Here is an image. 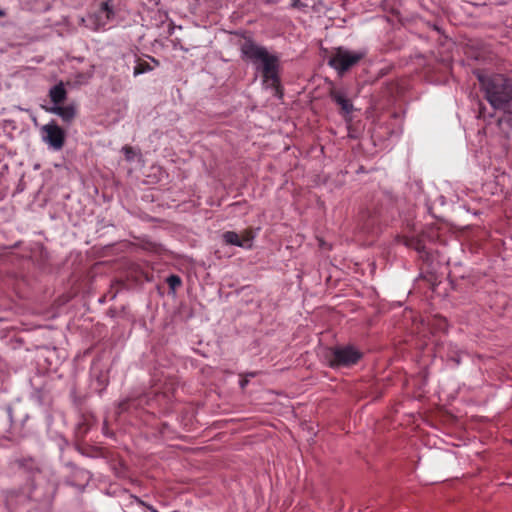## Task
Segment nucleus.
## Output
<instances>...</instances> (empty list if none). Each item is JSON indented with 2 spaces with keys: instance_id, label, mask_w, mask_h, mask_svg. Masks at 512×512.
<instances>
[{
  "instance_id": "f257e3e1",
  "label": "nucleus",
  "mask_w": 512,
  "mask_h": 512,
  "mask_svg": "<svg viewBox=\"0 0 512 512\" xmlns=\"http://www.w3.org/2000/svg\"><path fill=\"white\" fill-rule=\"evenodd\" d=\"M241 54L243 58L250 60L255 65L257 71L261 72L263 87L271 89L275 97L282 99L284 91L281 85L278 56L269 53L266 47L251 40L244 42Z\"/></svg>"
},
{
  "instance_id": "f03ea898",
  "label": "nucleus",
  "mask_w": 512,
  "mask_h": 512,
  "mask_svg": "<svg viewBox=\"0 0 512 512\" xmlns=\"http://www.w3.org/2000/svg\"><path fill=\"white\" fill-rule=\"evenodd\" d=\"M475 75L488 103L495 110L512 114V78L483 71H476Z\"/></svg>"
},
{
  "instance_id": "7ed1b4c3",
  "label": "nucleus",
  "mask_w": 512,
  "mask_h": 512,
  "mask_svg": "<svg viewBox=\"0 0 512 512\" xmlns=\"http://www.w3.org/2000/svg\"><path fill=\"white\" fill-rule=\"evenodd\" d=\"M365 57V52L350 51L343 47L335 49L328 60L329 66L342 75Z\"/></svg>"
},
{
  "instance_id": "20e7f679",
  "label": "nucleus",
  "mask_w": 512,
  "mask_h": 512,
  "mask_svg": "<svg viewBox=\"0 0 512 512\" xmlns=\"http://www.w3.org/2000/svg\"><path fill=\"white\" fill-rule=\"evenodd\" d=\"M41 135L42 140L56 151L61 150L65 144V131L54 121L42 126Z\"/></svg>"
},
{
  "instance_id": "39448f33",
  "label": "nucleus",
  "mask_w": 512,
  "mask_h": 512,
  "mask_svg": "<svg viewBox=\"0 0 512 512\" xmlns=\"http://www.w3.org/2000/svg\"><path fill=\"white\" fill-rule=\"evenodd\" d=\"M362 354L353 346L335 348L330 359L331 367L350 366L356 364Z\"/></svg>"
},
{
  "instance_id": "423d86ee",
  "label": "nucleus",
  "mask_w": 512,
  "mask_h": 512,
  "mask_svg": "<svg viewBox=\"0 0 512 512\" xmlns=\"http://www.w3.org/2000/svg\"><path fill=\"white\" fill-rule=\"evenodd\" d=\"M223 240L228 245H234L241 248L250 249L252 248V243L254 239V235L250 230H246L242 237L234 231H227L223 234Z\"/></svg>"
},
{
  "instance_id": "0eeeda50",
  "label": "nucleus",
  "mask_w": 512,
  "mask_h": 512,
  "mask_svg": "<svg viewBox=\"0 0 512 512\" xmlns=\"http://www.w3.org/2000/svg\"><path fill=\"white\" fill-rule=\"evenodd\" d=\"M50 113L59 116L64 122H71L76 114L77 109L75 104H68L66 106L56 105L48 109Z\"/></svg>"
},
{
  "instance_id": "6e6552de",
  "label": "nucleus",
  "mask_w": 512,
  "mask_h": 512,
  "mask_svg": "<svg viewBox=\"0 0 512 512\" xmlns=\"http://www.w3.org/2000/svg\"><path fill=\"white\" fill-rule=\"evenodd\" d=\"M49 97L53 106L61 105L66 100L67 90L62 81L50 88Z\"/></svg>"
},
{
  "instance_id": "1a4fd4ad",
  "label": "nucleus",
  "mask_w": 512,
  "mask_h": 512,
  "mask_svg": "<svg viewBox=\"0 0 512 512\" xmlns=\"http://www.w3.org/2000/svg\"><path fill=\"white\" fill-rule=\"evenodd\" d=\"M331 98L340 106L344 114H350L352 112L353 105L344 92L332 91Z\"/></svg>"
},
{
  "instance_id": "9d476101",
  "label": "nucleus",
  "mask_w": 512,
  "mask_h": 512,
  "mask_svg": "<svg viewBox=\"0 0 512 512\" xmlns=\"http://www.w3.org/2000/svg\"><path fill=\"white\" fill-rule=\"evenodd\" d=\"M151 61L154 63V66H152L149 62L147 61H141L139 60L136 64V66L134 67V71H133V75L134 76H138L140 74H144V73H147V72H150L154 69L155 66H159L160 63L157 59L153 58V57H150Z\"/></svg>"
},
{
  "instance_id": "9b49d317",
  "label": "nucleus",
  "mask_w": 512,
  "mask_h": 512,
  "mask_svg": "<svg viewBox=\"0 0 512 512\" xmlns=\"http://www.w3.org/2000/svg\"><path fill=\"white\" fill-rule=\"evenodd\" d=\"M111 1L112 0H108L101 4L99 17L104 19L103 24H106L108 21L114 18V10Z\"/></svg>"
},
{
  "instance_id": "f8f14e48",
  "label": "nucleus",
  "mask_w": 512,
  "mask_h": 512,
  "mask_svg": "<svg viewBox=\"0 0 512 512\" xmlns=\"http://www.w3.org/2000/svg\"><path fill=\"white\" fill-rule=\"evenodd\" d=\"M166 282L172 290H175L176 288H178L182 283L180 277L178 275H174V274L170 275L167 278Z\"/></svg>"
},
{
  "instance_id": "ddd939ff",
  "label": "nucleus",
  "mask_w": 512,
  "mask_h": 512,
  "mask_svg": "<svg viewBox=\"0 0 512 512\" xmlns=\"http://www.w3.org/2000/svg\"><path fill=\"white\" fill-rule=\"evenodd\" d=\"M123 152L125 153V155H126V157L128 159L131 158V156H130V154H132V148L131 147H129V146L123 147Z\"/></svg>"
},
{
  "instance_id": "4468645a",
  "label": "nucleus",
  "mask_w": 512,
  "mask_h": 512,
  "mask_svg": "<svg viewBox=\"0 0 512 512\" xmlns=\"http://www.w3.org/2000/svg\"><path fill=\"white\" fill-rule=\"evenodd\" d=\"M239 383H240V387L242 389H244L248 385L249 379L246 378V377H243V378L240 379Z\"/></svg>"
},
{
  "instance_id": "2eb2a0df",
  "label": "nucleus",
  "mask_w": 512,
  "mask_h": 512,
  "mask_svg": "<svg viewBox=\"0 0 512 512\" xmlns=\"http://www.w3.org/2000/svg\"><path fill=\"white\" fill-rule=\"evenodd\" d=\"M291 1H292L291 6H292L293 8H297V7H299V6H300V0H291Z\"/></svg>"
},
{
  "instance_id": "dca6fc26",
  "label": "nucleus",
  "mask_w": 512,
  "mask_h": 512,
  "mask_svg": "<svg viewBox=\"0 0 512 512\" xmlns=\"http://www.w3.org/2000/svg\"><path fill=\"white\" fill-rule=\"evenodd\" d=\"M258 373L257 372H250L245 375L246 378L248 377H255Z\"/></svg>"
},
{
  "instance_id": "f3484780",
  "label": "nucleus",
  "mask_w": 512,
  "mask_h": 512,
  "mask_svg": "<svg viewBox=\"0 0 512 512\" xmlns=\"http://www.w3.org/2000/svg\"><path fill=\"white\" fill-rule=\"evenodd\" d=\"M423 248L422 244L418 243L416 250L421 251Z\"/></svg>"
},
{
  "instance_id": "a211bd4d",
  "label": "nucleus",
  "mask_w": 512,
  "mask_h": 512,
  "mask_svg": "<svg viewBox=\"0 0 512 512\" xmlns=\"http://www.w3.org/2000/svg\"><path fill=\"white\" fill-rule=\"evenodd\" d=\"M3 16H5V12L0 9V17H3Z\"/></svg>"
}]
</instances>
